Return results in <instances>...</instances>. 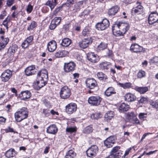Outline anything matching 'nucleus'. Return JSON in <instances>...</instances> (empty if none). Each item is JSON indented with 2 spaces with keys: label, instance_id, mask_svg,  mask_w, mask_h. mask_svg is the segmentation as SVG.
<instances>
[{
  "label": "nucleus",
  "instance_id": "obj_1",
  "mask_svg": "<svg viewBox=\"0 0 158 158\" xmlns=\"http://www.w3.org/2000/svg\"><path fill=\"white\" fill-rule=\"evenodd\" d=\"M129 25L127 23L119 22L112 26L113 35L116 36H123L129 30Z\"/></svg>",
  "mask_w": 158,
  "mask_h": 158
},
{
  "label": "nucleus",
  "instance_id": "obj_2",
  "mask_svg": "<svg viewBox=\"0 0 158 158\" xmlns=\"http://www.w3.org/2000/svg\"><path fill=\"white\" fill-rule=\"evenodd\" d=\"M27 110V108L23 107L21 110L15 113V117L17 122H20L28 117V112Z\"/></svg>",
  "mask_w": 158,
  "mask_h": 158
},
{
  "label": "nucleus",
  "instance_id": "obj_3",
  "mask_svg": "<svg viewBox=\"0 0 158 158\" xmlns=\"http://www.w3.org/2000/svg\"><path fill=\"white\" fill-rule=\"evenodd\" d=\"M71 94V90L67 86H64L61 88L60 92V96L61 98L64 99H68Z\"/></svg>",
  "mask_w": 158,
  "mask_h": 158
},
{
  "label": "nucleus",
  "instance_id": "obj_4",
  "mask_svg": "<svg viewBox=\"0 0 158 158\" xmlns=\"http://www.w3.org/2000/svg\"><path fill=\"white\" fill-rule=\"evenodd\" d=\"M109 25V21L106 19H104L101 22L98 23L95 25V27L99 31H103L106 29Z\"/></svg>",
  "mask_w": 158,
  "mask_h": 158
},
{
  "label": "nucleus",
  "instance_id": "obj_5",
  "mask_svg": "<svg viewBox=\"0 0 158 158\" xmlns=\"http://www.w3.org/2000/svg\"><path fill=\"white\" fill-rule=\"evenodd\" d=\"M76 65V64L73 62L65 63L63 67L64 70L67 73H72L75 69Z\"/></svg>",
  "mask_w": 158,
  "mask_h": 158
},
{
  "label": "nucleus",
  "instance_id": "obj_6",
  "mask_svg": "<svg viewBox=\"0 0 158 158\" xmlns=\"http://www.w3.org/2000/svg\"><path fill=\"white\" fill-rule=\"evenodd\" d=\"M98 151V146L96 145H93L89 148L86 152L88 156L93 157L96 156Z\"/></svg>",
  "mask_w": 158,
  "mask_h": 158
},
{
  "label": "nucleus",
  "instance_id": "obj_7",
  "mask_svg": "<svg viewBox=\"0 0 158 158\" xmlns=\"http://www.w3.org/2000/svg\"><path fill=\"white\" fill-rule=\"evenodd\" d=\"M86 87L90 89L98 88V84L95 80L93 78H88L85 81Z\"/></svg>",
  "mask_w": 158,
  "mask_h": 158
},
{
  "label": "nucleus",
  "instance_id": "obj_8",
  "mask_svg": "<svg viewBox=\"0 0 158 158\" xmlns=\"http://www.w3.org/2000/svg\"><path fill=\"white\" fill-rule=\"evenodd\" d=\"M37 79L38 80L47 82L48 80V75L47 70L44 69L39 71L37 73Z\"/></svg>",
  "mask_w": 158,
  "mask_h": 158
},
{
  "label": "nucleus",
  "instance_id": "obj_9",
  "mask_svg": "<svg viewBox=\"0 0 158 158\" xmlns=\"http://www.w3.org/2000/svg\"><path fill=\"white\" fill-rule=\"evenodd\" d=\"M92 43V39L91 37H88L85 38L79 43V47L83 49L87 48L89 45L91 44Z\"/></svg>",
  "mask_w": 158,
  "mask_h": 158
},
{
  "label": "nucleus",
  "instance_id": "obj_10",
  "mask_svg": "<svg viewBox=\"0 0 158 158\" xmlns=\"http://www.w3.org/2000/svg\"><path fill=\"white\" fill-rule=\"evenodd\" d=\"M102 99L98 96H92L88 99L89 104L93 106H97L100 105Z\"/></svg>",
  "mask_w": 158,
  "mask_h": 158
},
{
  "label": "nucleus",
  "instance_id": "obj_11",
  "mask_svg": "<svg viewBox=\"0 0 158 158\" xmlns=\"http://www.w3.org/2000/svg\"><path fill=\"white\" fill-rule=\"evenodd\" d=\"M12 75V72L10 70L7 69L1 75V79L2 81L6 82L8 81Z\"/></svg>",
  "mask_w": 158,
  "mask_h": 158
},
{
  "label": "nucleus",
  "instance_id": "obj_12",
  "mask_svg": "<svg viewBox=\"0 0 158 158\" xmlns=\"http://www.w3.org/2000/svg\"><path fill=\"white\" fill-rule=\"evenodd\" d=\"M88 60L92 63L97 62L100 60L99 56L94 52H89L87 54Z\"/></svg>",
  "mask_w": 158,
  "mask_h": 158
},
{
  "label": "nucleus",
  "instance_id": "obj_13",
  "mask_svg": "<svg viewBox=\"0 0 158 158\" xmlns=\"http://www.w3.org/2000/svg\"><path fill=\"white\" fill-rule=\"evenodd\" d=\"M66 111L69 114H72L76 111L77 109V105L73 103H70L66 107Z\"/></svg>",
  "mask_w": 158,
  "mask_h": 158
},
{
  "label": "nucleus",
  "instance_id": "obj_14",
  "mask_svg": "<svg viewBox=\"0 0 158 158\" xmlns=\"http://www.w3.org/2000/svg\"><path fill=\"white\" fill-rule=\"evenodd\" d=\"M148 21L151 25L157 22L158 21V14L155 12L151 13L149 16Z\"/></svg>",
  "mask_w": 158,
  "mask_h": 158
},
{
  "label": "nucleus",
  "instance_id": "obj_15",
  "mask_svg": "<svg viewBox=\"0 0 158 158\" xmlns=\"http://www.w3.org/2000/svg\"><path fill=\"white\" fill-rule=\"evenodd\" d=\"M36 69L35 65H31L27 67L25 70V73L27 76L34 74L36 73Z\"/></svg>",
  "mask_w": 158,
  "mask_h": 158
},
{
  "label": "nucleus",
  "instance_id": "obj_16",
  "mask_svg": "<svg viewBox=\"0 0 158 158\" xmlns=\"http://www.w3.org/2000/svg\"><path fill=\"white\" fill-rule=\"evenodd\" d=\"M114 143V137L112 136H111L108 137L104 141L105 145L108 148L112 147Z\"/></svg>",
  "mask_w": 158,
  "mask_h": 158
},
{
  "label": "nucleus",
  "instance_id": "obj_17",
  "mask_svg": "<svg viewBox=\"0 0 158 158\" xmlns=\"http://www.w3.org/2000/svg\"><path fill=\"white\" fill-rule=\"evenodd\" d=\"M31 96V93L28 90L22 91L19 94V96L21 99L25 101L29 98Z\"/></svg>",
  "mask_w": 158,
  "mask_h": 158
},
{
  "label": "nucleus",
  "instance_id": "obj_18",
  "mask_svg": "<svg viewBox=\"0 0 158 158\" xmlns=\"http://www.w3.org/2000/svg\"><path fill=\"white\" fill-rule=\"evenodd\" d=\"M136 4L137 6L135 8L132 9V11L135 14H140L143 12V7L141 5V2H137Z\"/></svg>",
  "mask_w": 158,
  "mask_h": 158
},
{
  "label": "nucleus",
  "instance_id": "obj_19",
  "mask_svg": "<svg viewBox=\"0 0 158 158\" xmlns=\"http://www.w3.org/2000/svg\"><path fill=\"white\" fill-rule=\"evenodd\" d=\"M86 3V0H82L76 3L74 6L73 11L74 13L80 11V9L83 7V3Z\"/></svg>",
  "mask_w": 158,
  "mask_h": 158
},
{
  "label": "nucleus",
  "instance_id": "obj_20",
  "mask_svg": "<svg viewBox=\"0 0 158 158\" xmlns=\"http://www.w3.org/2000/svg\"><path fill=\"white\" fill-rule=\"evenodd\" d=\"M130 50L134 52H142L143 50V48L137 44H131Z\"/></svg>",
  "mask_w": 158,
  "mask_h": 158
},
{
  "label": "nucleus",
  "instance_id": "obj_21",
  "mask_svg": "<svg viewBox=\"0 0 158 158\" xmlns=\"http://www.w3.org/2000/svg\"><path fill=\"white\" fill-rule=\"evenodd\" d=\"M56 43L55 41L52 40L50 41L47 45V48L50 52L54 51L56 48Z\"/></svg>",
  "mask_w": 158,
  "mask_h": 158
},
{
  "label": "nucleus",
  "instance_id": "obj_22",
  "mask_svg": "<svg viewBox=\"0 0 158 158\" xmlns=\"http://www.w3.org/2000/svg\"><path fill=\"white\" fill-rule=\"evenodd\" d=\"M119 10V7L118 6H115L108 10L107 13L109 16H113L117 13Z\"/></svg>",
  "mask_w": 158,
  "mask_h": 158
},
{
  "label": "nucleus",
  "instance_id": "obj_23",
  "mask_svg": "<svg viewBox=\"0 0 158 158\" xmlns=\"http://www.w3.org/2000/svg\"><path fill=\"white\" fill-rule=\"evenodd\" d=\"M58 129L56 125L55 124H52L49 126L47 129V133L55 135L57 132Z\"/></svg>",
  "mask_w": 158,
  "mask_h": 158
},
{
  "label": "nucleus",
  "instance_id": "obj_24",
  "mask_svg": "<svg viewBox=\"0 0 158 158\" xmlns=\"http://www.w3.org/2000/svg\"><path fill=\"white\" fill-rule=\"evenodd\" d=\"M124 100L128 102L134 101L136 99L135 96L131 93H128L124 96Z\"/></svg>",
  "mask_w": 158,
  "mask_h": 158
},
{
  "label": "nucleus",
  "instance_id": "obj_25",
  "mask_svg": "<svg viewBox=\"0 0 158 158\" xmlns=\"http://www.w3.org/2000/svg\"><path fill=\"white\" fill-rule=\"evenodd\" d=\"M57 3V0H51L47 1L45 5L49 6L52 11Z\"/></svg>",
  "mask_w": 158,
  "mask_h": 158
},
{
  "label": "nucleus",
  "instance_id": "obj_26",
  "mask_svg": "<svg viewBox=\"0 0 158 158\" xmlns=\"http://www.w3.org/2000/svg\"><path fill=\"white\" fill-rule=\"evenodd\" d=\"M134 89L141 94H143L148 91V87H141L137 86H135Z\"/></svg>",
  "mask_w": 158,
  "mask_h": 158
},
{
  "label": "nucleus",
  "instance_id": "obj_27",
  "mask_svg": "<svg viewBox=\"0 0 158 158\" xmlns=\"http://www.w3.org/2000/svg\"><path fill=\"white\" fill-rule=\"evenodd\" d=\"M68 53V51L66 50H59L55 53V56L57 58L63 57H65Z\"/></svg>",
  "mask_w": 158,
  "mask_h": 158
},
{
  "label": "nucleus",
  "instance_id": "obj_28",
  "mask_svg": "<svg viewBox=\"0 0 158 158\" xmlns=\"http://www.w3.org/2000/svg\"><path fill=\"white\" fill-rule=\"evenodd\" d=\"M16 154V152L13 148H10L5 153V155L7 158L13 157Z\"/></svg>",
  "mask_w": 158,
  "mask_h": 158
},
{
  "label": "nucleus",
  "instance_id": "obj_29",
  "mask_svg": "<svg viewBox=\"0 0 158 158\" xmlns=\"http://www.w3.org/2000/svg\"><path fill=\"white\" fill-rule=\"evenodd\" d=\"M105 94L107 97L110 96L116 93L114 89L112 87H108L104 92Z\"/></svg>",
  "mask_w": 158,
  "mask_h": 158
},
{
  "label": "nucleus",
  "instance_id": "obj_30",
  "mask_svg": "<svg viewBox=\"0 0 158 158\" xmlns=\"http://www.w3.org/2000/svg\"><path fill=\"white\" fill-rule=\"evenodd\" d=\"M111 66V63L106 61L103 62L99 64V67L102 69H108Z\"/></svg>",
  "mask_w": 158,
  "mask_h": 158
},
{
  "label": "nucleus",
  "instance_id": "obj_31",
  "mask_svg": "<svg viewBox=\"0 0 158 158\" xmlns=\"http://www.w3.org/2000/svg\"><path fill=\"white\" fill-rule=\"evenodd\" d=\"M18 46L16 44H14L10 47L8 49V53L10 56H11L14 54L17 49Z\"/></svg>",
  "mask_w": 158,
  "mask_h": 158
},
{
  "label": "nucleus",
  "instance_id": "obj_32",
  "mask_svg": "<svg viewBox=\"0 0 158 158\" xmlns=\"http://www.w3.org/2000/svg\"><path fill=\"white\" fill-rule=\"evenodd\" d=\"M71 40L69 38H64L61 42L60 44L62 46L68 47L71 43Z\"/></svg>",
  "mask_w": 158,
  "mask_h": 158
},
{
  "label": "nucleus",
  "instance_id": "obj_33",
  "mask_svg": "<svg viewBox=\"0 0 158 158\" xmlns=\"http://www.w3.org/2000/svg\"><path fill=\"white\" fill-rule=\"evenodd\" d=\"M129 108V105L124 103H123L119 106V109L120 112H122L127 111L128 110Z\"/></svg>",
  "mask_w": 158,
  "mask_h": 158
},
{
  "label": "nucleus",
  "instance_id": "obj_34",
  "mask_svg": "<svg viewBox=\"0 0 158 158\" xmlns=\"http://www.w3.org/2000/svg\"><path fill=\"white\" fill-rule=\"evenodd\" d=\"M118 84L120 87L124 89L132 88L134 89L135 86H133L130 82H126L124 83H119Z\"/></svg>",
  "mask_w": 158,
  "mask_h": 158
},
{
  "label": "nucleus",
  "instance_id": "obj_35",
  "mask_svg": "<svg viewBox=\"0 0 158 158\" xmlns=\"http://www.w3.org/2000/svg\"><path fill=\"white\" fill-rule=\"evenodd\" d=\"M76 156V153L73 150H70L66 153L64 158H74Z\"/></svg>",
  "mask_w": 158,
  "mask_h": 158
},
{
  "label": "nucleus",
  "instance_id": "obj_36",
  "mask_svg": "<svg viewBox=\"0 0 158 158\" xmlns=\"http://www.w3.org/2000/svg\"><path fill=\"white\" fill-rule=\"evenodd\" d=\"M107 44L104 42H101L100 44L98 46L97 48V50L99 52L106 48Z\"/></svg>",
  "mask_w": 158,
  "mask_h": 158
},
{
  "label": "nucleus",
  "instance_id": "obj_37",
  "mask_svg": "<svg viewBox=\"0 0 158 158\" xmlns=\"http://www.w3.org/2000/svg\"><path fill=\"white\" fill-rule=\"evenodd\" d=\"M82 35L84 37L90 36V31L88 27L85 28L82 32Z\"/></svg>",
  "mask_w": 158,
  "mask_h": 158
},
{
  "label": "nucleus",
  "instance_id": "obj_38",
  "mask_svg": "<svg viewBox=\"0 0 158 158\" xmlns=\"http://www.w3.org/2000/svg\"><path fill=\"white\" fill-rule=\"evenodd\" d=\"M37 26V23L35 21H32L27 28V30L29 31L33 30Z\"/></svg>",
  "mask_w": 158,
  "mask_h": 158
},
{
  "label": "nucleus",
  "instance_id": "obj_39",
  "mask_svg": "<svg viewBox=\"0 0 158 158\" xmlns=\"http://www.w3.org/2000/svg\"><path fill=\"white\" fill-rule=\"evenodd\" d=\"M113 112L112 111H109L106 113L104 116V117L106 120H111L114 117Z\"/></svg>",
  "mask_w": 158,
  "mask_h": 158
},
{
  "label": "nucleus",
  "instance_id": "obj_40",
  "mask_svg": "<svg viewBox=\"0 0 158 158\" xmlns=\"http://www.w3.org/2000/svg\"><path fill=\"white\" fill-rule=\"evenodd\" d=\"M37 87L39 88V89L45 85L47 84V82H46L43 80H38L36 82Z\"/></svg>",
  "mask_w": 158,
  "mask_h": 158
},
{
  "label": "nucleus",
  "instance_id": "obj_41",
  "mask_svg": "<svg viewBox=\"0 0 158 158\" xmlns=\"http://www.w3.org/2000/svg\"><path fill=\"white\" fill-rule=\"evenodd\" d=\"M136 117V115L134 112H128L127 114V118L130 122L133 121V119Z\"/></svg>",
  "mask_w": 158,
  "mask_h": 158
},
{
  "label": "nucleus",
  "instance_id": "obj_42",
  "mask_svg": "<svg viewBox=\"0 0 158 158\" xmlns=\"http://www.w3.org/2000/svg\"><path fill=\"white\" fill-rule=\"evenodd\" d=\"M93 130L92 127L88 126L85 128L83 130V132L85 134H89L91 133Z\"/></svg>",
  "mask_w": 158,
  "mask_h": 158
},
{
  "label": "nucleus",
  "instance_id": "obj_43",
  "mask_svg": "<svg viewBox=\"0 0 158 158\" xmlns=\"http://www.w3.org/2000/svg\"><path fill=\"white\" fill-rule=\"evenodd\" d=\"M11 17L10 16H8L3 21L2 24L1 25H3L4 26H7L8 24L10 23V20Z\"/></svg>",
  "mask_w": 158,
  "mask_h": 158
},
{
  "label": "nucleus",
  "instance_id": "obj_44",
  "mask_svg": "<svg viewBox=\"0 0 158 158\" xmlns=\"http://www.w3.org/2000/svg\"><path fill=\"white\" fill-rule=\"evenodd\" d=\"M94 119H98L102 117V114L100 112H97L92 114Z\"/></svg>",
  "mask_w": 158,
  "mask_h": 158
},
{
  "label": "nucleus",
  "instance_id": "obj_45",
  "mask_svg": "<svg viewBox=\"0 0 158 158\" xmlns=\"http://www.w3.org/2000/svg\"><path fill=\"white\" fill-rule=\"evenodd\" d=\"M120 148L119 146H115L112 148L110 153L114 155V154H115V153L118 152V151H121L120 150Z\"/></svg>",
  "mask_w": 158,
  "mask_h": 158
},
{
  "label": "nucleus",
  "instance_id": "obj_46",
  "mask_svg": "<svg viewBox=\"0 0 158 158\" xmlns=\"http://www.w3.org/2000/svg\"><path fill=\"white\" fill-rule=\"evenodd\" d=\"M150 104L153 108L156 109H158V103L156 101L152 100H150L149 102Z\"/></svg>",
  "mask_w": 158,
  "mask_h": 158
},
{
  "label": "nucleus",
  "instance_id": "obj_47",
  "mask_svg": "<svg viewBox=\"0 0 158 158\" xmlns=\"http://www.w3.org/2000/svg\"><path fill=\"white\" fill-rule=\"evenodd\" d=\"M97 76L100 80H103L105 78V75L102 72H99L97 73Z\"/></svg>",
  "mask_w": 158,
  "mask_h": 158
},
{
  "label": "nucleus",
  "instance_id": "obj_48",
  "mask_svg": "<svg viewBox=\"0 0 158 158\" xmlns=\"http://www.w3.org/2000/svg\"><path fill=\"white\" fill-rule=\"evenodd\" d=\"M77 129L76 127H67L66 130L67 132L73 133L76 132L77 131Z\"/></svg>",
  "mask_w": 158,
  "mask_h": 158
},
{
  "label": "nucleus",
  "instance_id": "obj_49",
  "mask_svg": "<svg viewBox=\"0 0 158 158\" xmlns=\"http://www.w3.org/2000/svg\"><path fill=\"white\" fill-rule=\"evenodd\" d=\"M63 5L62 4L61 6L56 8L54 11H53V15L56 16L57 15L58 12L61 11L62 10V8L63 7Z\"/></svg>",
  "mask_w": 158,
  "mask_h": 158
},
{
  "label": "nucleus",
  "instance_id": "obj_50",
  "mask_svg": "<svg viewBox=\"0 0 158 158\" xmlns=\"http://www.w3.org/2000/svg\"><path fill=\"white\" fill-rule=\"evenodd\" d=\"M118 152H116L115 153V154H114V156L115 158H120L121 157H122V158L123 157L124 155H123V152L121 150L120 151H118Z\"/></svg>",
  "mask_w": 158,
  "mask_h": 158
},
{
  "label": "nucleus",
  "instance_id": "obj_51",
  "mask_svg": "<svg viewBox=\"0 0 158 158\" xmlns=\"http://www.w3.org/2000/svg\"><path fill=\"white\" fill-rule=\"evenodd\" d=\"M61 20V18L60 17H56L52 21L54 22V23L58 26L60 23Z\"/></svg>",
  "mask_w": 158,
  "mask_h": 158
},
{
  "label": "nucleus",
  "instance_id": "obj_52",
  "mask_svg": "<svg viewBox=\"0 0 158 158\" xmlns=\"http://www.w3.org/2000/svg\"><path fill=\"white\" fill-rule=\"evenodd\" d=\"M74 3V0H67L65 3L62 4L63 6L66 5L69 7L73 4Z\"/></svg>",
  "mask_w": 158,
  "mask_h": 158
},
{
  "label": "nucleus",
  "instance_id": "obj_53",
  "mask_svg": "<svg viewBox=\"0 0 158 158\" xmlns=\"http://www.w3.org/2000/svg\"><path fill=\"white\" fill-rule=\"evenodd\" d=\"M137 76L139 78L144 77L145 76V72L142 70H140L138 73Z\"/></svg>",
  "mask_w": 158,
  "mask_h": 158
},
{
  "label": "nucleus",
  "instance_id": "obj_54",
  "mask_svg": "<svg viewBox=\"0 0 158 158\" xmlns=\"http://www.w3.org/2000/svg\"><path fill=\"white\" fill-rule=\"evenodd\" d=\"M33 9V6L29 4L27 6L26 11L27 13L29 14L31 12Z\"/></svg>",
  "mask_w": 158,
  "mask_h": 158
},
{
  "label": "nucleus",
  "instance_id": "obj_55",
  "mask_svg": "<svg viewBox=\"0 0 158 158\" xmlns=\"http://www.w3.org/2000/svg\"><path fill=\"white\" fill-rule=\"evenodd\" d=\"M33 40V37L32 35H30L25 40L30 45L32 44V41Z\"/></svg>",
  "mask_w": 158,
  "mask_h": 158
},
{
  "label": "nucleus",
  "instance_id": "obj_56",
  "mask_svg": "<svg viewBox=\"0 0 158 158\" xmlns=\"http://www.w3.org/2000/svg\"><path fill=\"white\" fill-rule=\"evenodd\" d=\"M30 45L29 44L26 40L24 41L22 43L21 46L22 48H27Z\"/></svg>",
  "mask_w": 158,
  "mask_h": 158
},
{
  "label": "nucleus",
  "instance_id": "obj_57",
  "mask_svg": "<svg viewBox=\"0 0 158 158\" xmlns=\"http://www.w3.org/2000/svg\"><path fill=\"white\" fill-rule=\"evenodd\" d=\"M57 25L54 22L52 21L51 23L49 26V28L50 30H53L56 27Z\"/></svg>",
  "mask_w": 158,
  "mask_h": 158
},
{
  "label": "nucleus",
  "instance_id": "obj_58",
  "mask_svg": "<svg viewBox=\"0 0 158 158\" xmlns=\"http://www.w3.org/2000/svg\"><path fill=\"white\" fill-rule=\"evenodd\" d=\"M158 63V57L155 56L152 59H151L150 60V63L151 64L152 63Z\"/></svg>",
  "mask_w": 158,
  "mask_h": 158
},
{
  "label": "nucleus",
  "instance_id": "obj_59",
  "mask_svg": "<svg viewBox=\"0 0 158 158\" xmlns=\"http://www.w3.org/2000/svg\"><path fill=\"white\" fill-rule=\"evenodd\" d=\"M5 130L6 133L13 132L14 133H17L16 132L14 131V129L13 128L10 127H8Z\"/></svg>",
  "mask_w": 158,
  "mask_h": 158
},
{
  "label": "nucleus",
  "instance_id": "obj_60",
  "mask_svg": "<svg viewBox=\"0 0 158 158\" xmlns=\"http://www.w3.org/2000/svg\"><path fill=\"white\" fill-rule=\"evenodd\" d=\"M147 101V98H146L142 97L141 98L138 100L139 102V103H146Z\"/></svg>",
  "mask_w": 158,
  "mask_h": 158
},
{
  "label": "nucleus",
  "instance_id": "obj_61",
  "mask_svg": "<svg viewBox=\"0 0 158 158\" xmlns=\"http://www.w3.org/2000/svg\"><path fill=\"white\" fill-rule=\"evenodd\" d=\"M43 113L46 116H48L50 115V111L48 109H43Z\"/></svg>",
  "mask_w": 158,
  "mask_h": 158
},
{
  "label": "nucleus",
  "instance_id": "obj_62",
  "mask_svg": "<svg viewBox=\"0 0 158 158\" xmlns=\"http://www.w3.org/2000/svg\"><path fill=\"white\" fill-rule=\"evenodd\" d=\"M15 0H7L6 4L8 6L10 7L13 4Z\"/></svg>",
  "mask_w": 158,
  "mask_h": 158
},
{
  "label": "nucleus",
  "instance_id": "obj_63",
  "mask_svg": "<svg viewBox=\"0 0 158 158\" xmlns=\"http://www.w3.org/2000/svg\"><path fill=\"white\" fill-rule=\"evenodd\" d=\"M6 119L2 116H0V124L4 125L6 123Z\"/></svg>",
  "mask_w": 158,
  "mask_h": 158
},
{
  "label": "nucleus",
  "instance_id": "obj_64",
  "mask_svg": "<svg viewBox=\"0 0 158 158\" xmlns=\"http://www.w3.org/2000/svg\"><path fill=\"white\" fill-rule=\"evenodd\" d=\"M9 40L8 38H6L2 40L1 42L6 45L8 43Z\"/></svg>",
  "mask_w": 158,
  "mask_h": 158
}]
</instances>
